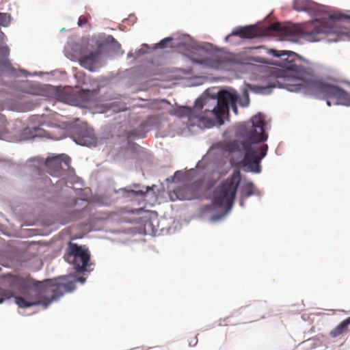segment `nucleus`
Returning a JSON list of instances; mask_svg holds the SVG:
<instances>
[{"mask_svg": "<svg viewBox=\"0 0 350 350\" xmlns=\"http://www.w3.org/2000/svg\"><path fill=\"white\" fill-rule=\"evenodd\" d=\"M267 53L279 60L271 61L264 58V64L276 65L282 69L274 70V81L271 88H285L291 92L307 90L319 98L325 100L327 105L350 106V94L337 85L313 80L306 68V62L297 53L288 51L268 49Z\"/></svg>", "mask_w": 350, "mask_h": 350, "instance_id": "1", "label": "nucleus"}, {"mask_svg": "<svg viewBox=\"0 0 350 350\" xmlns=\"http://www.w3.org/2000/svg\"><path fill=\"white\" fill-rule=\"evenodd\" d=\"M74 288L72 282L62 284L51 279L36 281L29 274L1 275V303L4 299L13 297L21 308L39 305L46 308Z\"/></svg>", "mask_w": 350, "mask_h": 350, "instance_id": "2", "label": "nucleus"}, {"mask_svg": "<svg viewBox=\"0 0 350 350\" xmlns=\"http://www.w3.org/2000/svg\"><path fill=\"white\" fill-rule=\"evenodd\" d=\"M265 122L264 116L258 113L253 116L248 122L242 124L237 130V136L241 139L226 142L224 150L229 154L239 153L243 157L239 161L232 159L230 162L234 165L247 167L254 173L261 172L260 162L266 156L268 146L263 144L267 139V134L265 132Z\"/></svg>", "mask_w": 350, "mask_h": 350, "instance_id": "3", "label": "nucleus"}, {"mask_svg": "<svg viewBox=\"0 0 350 350\" xmlns=\"http://www.w3.org/2000/svg\"><path fill=\"white\" fill-rule=\"evenodd\" d=\"M239 99L235 90H223L218 92L217 100L199 98L193 107L180 106L174 109L172 114L180 118H187L189 127L211 128L215 124H224L223 117L228 112L230 105L232 111L238 114L237 103Z\"/></svg>", "mask_w": 350, "mask_h": 350, "instance_id": "4", "label": "nucleus"}, {"mask_svg": "<svg viewBox=\"0 0 350 350\" xmlns=\"http://www.w3.org/2000/svg\"><path fill=\"white\" fill-rule=\"evenodd\" d=\"M241 179L239 170L232 174L217 186L213 192V203L215 206L230 210L234 202L237 190Z\"/></svg>", "mask_w": 350, "mask_h": 350, "instance_id": "5", "label": "nucleus"}, {"mask_svg": "<svg viewBox=\"0 0 350 350\" xmlns=\"http://www.w3.org/2000/svg\"><path fill=\"white\" fill-rule=\"evenodd\" d=\"M275 33L286 38L293 37L295 35V30L291 27L282 25L280 23L271 24L266 29L265 34ZM264 35L262 31L254 25L240 27L234 29L230 34L226 37V40L228 41L232 36H237L241 38H254Z\"/></svg>", "mask_w": 350, "mask_h": 350, "instance_id": "6", "label": "nucleus"}, {"mask_svg": "<svg viewBox=\"0 0 350 350\" xmlns=\"http://www.w3.org/2000/svg\"><path fill=\"white\" fill-rule=\"evenodd\" d=\"M64 258L73 266L77 272L81 273L86 271L90 255L88 250L76 243L69 242Z\"/></svg>", "mask_w": 350, "mask_h": 350, "instance_id": "7", "label": "nucleus"}, {"mask_svg": "<svg viewBox=\"0 0 350 350\" xmlns=\"http://www.w3.org/2000/svg\"><path fill=\"white\" fill-rule=\"evenodd\" d=\"M203 180L199 179L189 185H183L174 190L176 199L180 200H189L197 198L202 187Z\"/></svg>", "mask_w": 350, "mask_h": 350, "instance_id": "8", "label": "nucleus"}, {"mask_svg": "<svg viewBox=\"0 0 350 350\" xmlns=\"http://www.w3.org/2000/svg\"><path fill=\"white\" fill-rule=\"evenodd\" d=\"M70 159L64 154H61L46 160V166L49 168H53L51 174L58 176L62 170H66L70 166Z\"/></svg>", "mask_w": 350, "mask_h": 350, "instance_id": "9", "label": "nucleus"}, {"mask_svg": "<svg viewBox=\"0 0 350 350\" xmlns=\"http://www.w3.org/2000/svg\"><path fill=\"white\" fill-rule=\"evenodd\" d=\"M293 8L298 12H306L314 16L319 11V5L311 0H294Z\"/></svg>", "mask_w": 350, "mask_h": 350, "instance_id": "10", "label": "nucleus"}, {"mask_svg": "<svg viewBox=\"0 0 350 350\" xmlns=\"http://www.w3.org/2000/svg\"><path fill=\"white\" fill-rule=\"evenodd\" d=\"M193 61L215 69H223L230 62V59L226 56L215 57L213 58L193 59Z\"/></svg>", "mask_w": 350, "mask_h": 350, "instance_id": "11", "label": "nucleus"}, {"mask_svg": "<svg viewBox=\"0 0 350 350\" xmlns=\"http://www.w3.org/2000/svg\"><path fill=\"white\" fill-rule=\"evenodd\" d=\"M324 32V27L320 25V22L317 20L312 21L303 30V34L308 36L312 41L318 40L319 39V36Z\"/></svg>", "mask_w": 350, "mask_h": 350, "instance_id": "12", "label": "nucleus"}, {"mask_svg": "<svg viewBox=\"0 0 350 350\" xmlns=\"http://www.w3.org/2000/svg\"><path fill=\"white\" fill-rule=\"evenodd\" d=\"M4 37H5V35L1 31V41ZM9 55V47L1 42V72H8L11 73L14 71V68L8 58Z\"/></svg>", "mask_w": 350, "mask_h": 350, "instance_id": "13", "label": "nucleus"}, {"mask_svg": "<svg viewBox=\"0 0 350 350\" xmlns=\"http://www.w3.org/2000/svg\"><path fill=\"white\" fill-rule=\"evenodd\" d=\"M100 56L98 51H93L88 55L81 56L79 59L80 64L85 68L92 70L94 64L98 61Z\"/></svg>", "mask_w": 350, "mask_h": 350, "instance_id": "14", "label": "nucleus"}, {"mask_svg": "<svg viewBox=\"0 0 350 350\" xmlns=\"http://www.w3.org/2000/svg\"><path fill=\"white\" fill-rule=\"evenodd\" d=\"M350 325V317L340 322L334 329L330 332V336L336 338L348 330Z\"/></svg>", "mask_w": 350, "mask_h": 350, "instance_id": "15", "label": "nucleus"}, {"mask_svg": "<svg viewBox=\"0 0 350 350\" xmlns=\"http://www.w3.org/2000/svg\"><path fill=\"white\" fill-rule=\"evenodd\" d=\"M241 196L243 198H247L254 193V185L251 182L245 183L241 188Z\"/></svg>", "mask_w": 350, "mask_h": 350, "instance_id": "16", "label": "nucleus"}, {"mask_svg": "<svg viewBox=\"0 0 350 350\" xmlns=\"http://www.w3.org/2000/svg\"><path fill=\"white\" fill-rule=\"evenodd\" d=\"M131 187H133L135 189H131L130 190H126V191L129 194H131L133 196L143 197L146 195L150 189L149 187H146L144 188V189H139V188L140 186L138 184H133Z\"/></svg>", "mask_w": 350, "mask_h": 350, "instance_id": "17", "label": "nucleus"}, {"mask_svg": "<svg viewBox=\"0 0 350 350\" xmlns=\"http://www.w3.org/2000/svg\"><path fill=\"white\" fill-rule=\"evenodd\" d=\"M94 95V92L90 90H82L79 92L77 97L83 102H89L92 100Z\"/></svg>", "mask_w": 350, "mask_h": 350, "instance_id": "18", "label": "nucleus"}, {"mask_svg": "<svg viewBox=\"0 0 350 350\" xmlns=\"http://www.w3.org/2000/svg\"><path fill=\"white\" fill-rule=\"evenodd\" d=\"M3 116L1 115V140H5L8 142H11L13 140L14 136L8 131H5L4 129L2 128L3 126Z\"/></svg>", "mask_w": 350, "mask_h": 350, "instance_id": "19", "label": "nucleus"}, {"mask_svg": "<svg viewBox=\"0 0 350 350\" xmlns=\"http://www.w3.org/2000/svg\"><path fill=\"white\" fill-rule=\"evenodd\" d=\"M11 16L9 14L1 13V26L7 27L11 23Z\"/></svg>", "mask_w": 350, "mask_h": 350, "instance_id": "20", "label": "nucleus"}, {"mask_svg": "<svg viewBox=\"0 0 350 350\" xmlns=\"http://www.w3.org/2000/svg\"><path fill=\"white\" fill-rule=\"evenodd\" d=\"M249 103H250L249 94H248L247 92L245 91L244 92V98L240 99L239 104L242 107H247L249 105Z\"/></svg>", "mask_w": 350, "mask_h": 350, "instance_id": "21", "label": "nucleus"}, {"mask_svg": "<svg viewBox=\"0 0 350 350\" xmlns=\"http://www.w3.org/2000/svg\"><path fill=\"white\" fill-rule=\"evenodd\" d=\"M106 42L108 44H113L116 46L118 49L120 48V44L117 42V40L112 36H108L106 38Z\"/></svg>", "mask_w": 350, "mask_h": 350, "instance_id": "22", "label": "nucleus"}, {"mask_svg": "<svg viewBox=\"0 0 350 350\" xmlns=\"http://www.w3.org/2000/svg\"><path fill=\"white\" fill-rule=\"evenodd\" d=\"M173 40L172 38L171 37H168V38H165L164 39H163L159 44V47L161 48V49H163L165 47L166 44L167 42L172 41Z\"/></svg>", "mask_w": 350, "mask_h": 350, "instance_id": "23", "label": "nucleus"}, {"mask_svg": "<svg viewBox=\"0 0 350 350\" xmlns=\"http://www.w3.org/2000/svg\"><path fill=\"white\" fill-rule=\"evenodd\" d=\"M329 17H330V18L334 19V20H340L343 18H345V15H343L342 14L339 13V12L333 13L329 16Z\"/></svg>", "mask_w": 350, "mask_h": 350, "instance_id": "24", "label": "nucleus"}, {"mask_svg": "<svg viewBox=\"0 0 350 350\" xmlns=\"http://www.w3.org/2000/svg\"><path fill=\"white\" fill-rule=\"evenodd\" d=\"M35 136H45L46 135L44 134V130L39 128V127H34L33 128Z\"/></svg>", "mask_w": 350, "mask_h": 350, "instance_id": "25", "label": "nucleus"}, {"mask_svg": "<svg viewBox=\"0 0 350 350\" xmlns=\"http://www.w3.org/2000/svg\"><path fill=\"white\" fill-rule=\"evenodd\" d=\"M88 23V19L85 16H81L79 18V20H78V25L79 26H82V25H85L86 23Z\"/></svg>", "mask_w": 350, "mask_h": 350, "instance_id": "26", "label": "nucleus"}, {"mask_svg": "<svg viewBox=\"0 0 350 350\" xmlns=\"http://www.w3.org/2000/svg\"><path fill=\"white\" fill-rule=\"evenodd\" d=\"M198 343V338L196 336H194L191 338V340L189 341V345L190 346H195Z\"/></svg>", "mask_w": 350, "mask_h": 350, "instance_id": "27", "label": "nucleus"}, {"mask_svg": "<svg viewBox=\"0 0 350 350\" xmlns=\"http://www.w3.org/2000/svg\"><path fill=\"white\" fill-rule=\"evenodd\" d=\"M29 93L31 94H38V91L35 89L31 90L29 92Z\"/></svg>", "mask_w": 350, "mask_h": 350, "instance_id": "28", "label": "nucleus"}, {"mask_svg": "<svg viewBox=\"0 0 350 350\" xmlns=\"http://www.w3.org/2000/svg\"><path fill=\"white\" fill-rule=\"evenodd\" d=\"M88 138H90L91 140L94 139L92 137V132H88Z\"/></svg>", "mask_w": 350, "mask_h": 350, "instance_id": "29", "label": "nucleus"}, {"mask_svg": "<svg viewBox=\"0 0 350 350\" xmlns=\"http://www.w3.org/2000/svg\"><path fill=\"white\" fill-rule=\"evenodd\" d=\"M180 174H181V173L179 171H177V172H175L174 176L176 177V176H177L178 175H180Z\"/></svg>", "mask_w": 350, "mask_h": 350, "instance_id": "30", "label": "nucleus"}, {"mask_svg": "<svg viewBox=\"0 0 350 350\" xmlns=\"http://www.w3.org/2000/svg\"><path fill=\"white\" fill-rule=\"evenodd\" d=\"M81 281H83L84 280V278H81L80 279Z\"/></svg>", "mask_w": 350, "mask_h": 350, "instance_id": "31", "label": "nucleus"}]
</instances>
